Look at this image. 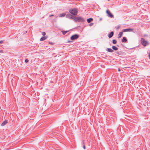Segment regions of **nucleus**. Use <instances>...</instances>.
<instances>
[{
  "mask_svg": "<svg viewBox=\"0 0 150 150\" xmlns=\"http://www.w3.org/2000/svg\"><path fill=\"white\" fill-rule=\"evenodd\" d=\"M74 20V21L76 22H83L84 21V19L81 17H77L76 18H75Z\"/></svg>",
  "mask_w": 150,
  "mask_h": 150,
  "instance_id": "f257e3e1",
  "label": "nucleus"
},
{
  "mask_svg": "<svg viewBox=\"0 0 150 150\" xmlns=\"http://www.w3.org/2000/svg\"><path fill=\"white\" fill-rule=\"evenodd\" d=\"M141 41L142 45L144 46H146L149 44L148 42L146 41L144 38L141 39Z\"/></svg>",
  "mask_w": 150,
  "mask_h": 150,
  "instance_id": "f03ea898",
  "label": "nucleus"
},
{
  "mask_svg": "<svg viewBox=\"0 0 150 150\" xmlns=\"http://www.w3.org/2000/svg\"><path fill=\"white\" fill-rule=\"evenodd\" d=\"M79 37V35L75 34L72 35L70 38V39L71 40H74L77 39Z\"/></svg>",
  "mask_w": 150,
  "mask_h": 150,
  "instance_id": "7ed1b4c3",
  "label": "nucleus"
},
{
  "mask_svg": "<svg viewBox=\"0 0 150 150\" xmlns=\"http://www.w3.org/2000/svg\"><path fill=\"white\" fill-rule=\"evenodd\" d=\"M69 13L75 16L77 15L78 13L77 10H69Z\"/></svg>",
  "mask_w": 150,
  "mask_h": 150,
  "instance_id": "20e7f679",
  "label": "nucleus"
},
{
  "mask_svg": "<svg viewBox=\"0 0 150 150\" xmlns=\"http://www.w3.org/2000/svg\"><path fill=\"white\" fill-rule=\"evenodd\" d=\"M66 17L71 19H74L76 17V16H75L72 15L69 13H68L66 15Z\"/></svg>",
  "mask_w": 150,
  "mask_h": 150,
  "instance_id": "39448f33",
  "label": "nucleus"
},
{
  "mask_svg": "<svg viewBox=\"0 0 150 150\" xmlns=\"http://www.w3.org/2000/svg\"><path fill=\"white\" fill-rule=\"evenodd\" d=\"M133 30V29L132 28H127L125 29L122 30V33L123 32H132Z\"/></svg>",
  "mask_w": 150,
  "mask_h": 150,
  "instance_id": "423d86ee",
  "label": "nucleus"
},
{
  "mask_svg": "<svg viewBox=\"0 0 150 150\" xmlns=\"http://www.w3.org/2000/svg\"><path fill=\"white\" fill-rule=\"evenodd\" d=\"M106 12L108 15V16L109 17L112 18L113 17V15L110 13L109 10H106Z\"/></svg>",
  "mask_w": 150,
  "mask_h": 150,
  "instance_id": "0eeeda50",
  "label": "nucleus"
},
{
  "mask_svg": "<svg viewBox=\"0 0 150 150\" xmlns=\"http://www.w3.org/2000/svg\"><path fill=\"white\" fill-rule=\"evenodd\" d=\"M114 35V32L113 31H112L109 34L108 37L109 38L112 37Z\"/></svg>",
  "mask_w": 150,
  "mask_h": 150,
  "instance_id": "6e6552de",
  "label": "nucleus"
},
{
  "mask_svg": "<svg viewBox=\"0 0 150 150\" xmlns=\"http://www.w3.org/2000/svg\"><path fill=\"white\" fill-rule=\"evenodd\" d=\"M106 50V51L110 52H113V50L111 49V48H107Z\"/></svg>",
  "mask_w": 150,
  "mask_h": 150,
  "instance_id": "1a4fd4ad",
  "label": "nucleus"
},
{
  "mask_svg": "<svg viewBox=\"0 0 150 150\" xmlns=\"http://www.w3.org/2000/svg\"><path fill=\"white\" fill-rule=\"evenodd\" d=\"M8 123V121L5 120L1 124L2 126H4Z\"/></svg>",
  "mask_w": 150,
  "mask_h": 150,
  "instance_id": "9d476101",
  "label": "nucleus"
},
{
  "mask_svg": "<svg viewBox=\"0 0 150 150\" xmlns=\"http://www.w3.org/2000/svg\"><path fill=\"white\" fill-rule=\"evenodd\" d=\"M93 19L91 18H90L87 20V21L88 23H90L91 21H93Z\"/></svg>",
  "mask_w": 150,
  "mask_h": 150,
  "instance_id": "9b49d317",
  "label": "nucleus"
},
{
  "mask_svg": "<svg viewBox=\"0 0 150 150\" xmlns=\"http://www.w3.org/2000/svg\"><path fill=\"white\" fill-rule=\"evenodd\" d=\"M47 38V37L46 36H43L40 39V41H43L45 40Z\"/></svg>",
  "mask_w": 150,
  "mask_h": 150,
  "instance_id": "f8f14e48",
  "label": "nucleus"
},
{
  "mask_svg": "<svg viewBox=\"0 0 150 150\" xmlns=\"http://www.w3.org/2000/svg\"><path fill=\"white\" fill-rule=\"evenodd\" d=\"M127 42V40L125 37H123L122 38V42Z\"/></svg>",
  "mask_w": 150,
  "mask_h": 150,
  "instance_id": "ddd939ff",
  "label": "nucleus"
},
{
  "mask_svg": "<svg viewBox=\"0 0 150 150\" xmlns=\"http://www.w3.org/2000/svg\"><path fill=\"white\" fill-rule=\"evenodd\" d=\"M112 49L114 50H118V48L115 46H113L112 47Z\"/></svg>",
  "mask_w": 150,
  "mask_h": 150,
  "instance_id": "4468645a",
  "label": "nucleus"
},
{
  "mask_svg": "<svg viewBox=\"0 0 150 150\" xmlns=\"http://www.w3.org/2000/svg\"><path fill=\"white\" fill-rule=\"evenodd\" d=\"M65 15H66V13H64L62 14H60L59 15V17H63L65 16Z\"/></svg>",
  "mask_w": 150,
  "mask_h": 150,
  "instance_id": "2eb2a0df",
  "label": "nucleus"
},
{
  "mask_svg": "<svg viewBox=\"0 0 150 150\" xmlns=\"http://www.w3.org/2000/svg\"><path fill=\"white\" fill-rule=\"evenodd\" d=\"M122 36V32H120L119 34L118 35V36L117 37L118 38H121Z\"/></svg>",
  "mask_w": 150,
  "mask_h": 150,
  "instance_id": "dca6fc26",
  "label": "nucleus"
},
{
  "mask_svg": "<svg viewBox=\"0 0 150 150\" xmlns=\"http://www.w3.org/2000/svg\"><path fill=\"white\" fill-rule=\"evenodd\" d=\"M116 53L119 55H121L122 54V52L121 51H118Z\"/></svg>",
  "mask_w": 150,
  "mask_h": 150,
  "instance_id": "f3484780",
  "label": "nucleus"
},
{
  "mask_svg": "<svg viewBox=\"0 0 150 150\" xmlns=\"http://www.w3.org/2000/svg\"><path fill=\"white\" fill-rule=\"evenodd\" d=\"M120 27H121L120 26V25H118L115 27V28L117 30V29H119L120 28Z\"/></svg>",
  "mask_w": 150,
  "mask_h": 150,
  "instance_id": "a211bd4d",
  "label": "nucleus"
},
{
  "mask_svg": "<svg viewBox=\"0 0 150 150\" xmlns=\"http://www.w3.org/2000/svg\"><path fill=\"white\" fill-rule=\"evenodd\" d=\"M117 41L115 40H113L112 41V42L113 44H116L117 43Z\"/></svg>",
  "mask_w": 150,
  "mask_h": 150,
  "instance_id": "6ab92c4d",
  "label": "nucleus"
},
{
  "mask_svg": "<svg viewBox=\"0 0 150 150\" xmlns=\"http://www.w3.org/2000/svg\"><path fill=\"white\" fill-rule=\"evenodd\" d=\"M68 31H62V34L64 35H65L68 32Z\"/></svg>",
  "mask_w": 150,
  "mask_h": 150,
  "instance_id": "aec40b11",
  "label": "nucleus"
},
{
  "mask_svg": "<svg viewBox=\"0 0 150 150\" xmlns=\"http://www.w3.org/2000/svg\"><path fill=\"white\" fill-rule=\"evenodd\" d=\"M4 41H5L4 40H2L0 41V44H1L2 43H3V42H4Z\"/></svg>",
  "mask_w": 150,
  "mask_h": 150,
  "instance_id": "412c9836",
  "label": "nucleus"
},
{
  "mask_svg": "<svg viewBox=\"0 0 150 150\" xmlns=\"http://www.w3.org/2000/svg\"><path fill=\"white\" fill-rule=\"evenodd\" d=\"M42 34L43 36H45L46 35V33L45 32H42Z\"/></svg>",
  "mask_w": 150,
  "mask_h": 150,
  "instance_id": "4be33fe9",
  "label": "nucleus"
},
{
  "mask_svg": "<svg viewBox=\"0 0 150 150\" xmlns=\"http://www.w3.org/2000/svg\"><path fill=\"white\" fill-rule=\"evenodd\" d=\"M0 53H4V51L3 50H0Z\"/></svg>",
  "mask_w": 150,
  "mask_h": 150,
  "instance_id": "5701e85b",
  "label": "nucleus"
},
{
  "mask_svg": "<svg viewBox=\"0 0 150 150\" xmlns=\"http://www.w3.org/2000/svg\"><path fill=\"white\" fill-rule=\"evenodd\" d=\"M81 145H82V146H83V145H85V144H84L83 140L82 141V142L81 143Z\"/></svg>",
  "mask_w": 150,
  "mask_h": 150,
  "instance_id": "b1692460",
  "label": "nucleus"
},
{
  "mask_svg": "<svg viewBox=\"0 0 150 150\" xmlns=\"http://www.w3.org/2000/svg\"><path fill=\"white\" fill-rule=\"evenodd\" d=\"M93 24V23H91L89 24V26H91Z\"/></svg>",
  "mask_w": 150,
  "mask_h": 150,
  "instance_id": "393cba45",
  "label": "nucleus"
},
{
  "mask_svg": "<svg viewBox=\"0 0 150 150\" xmlns=\"http://www.w3.org/2000/svg\"><path fill=\"white\" fill-rule=\"evenodd\" d=\"M148 54V57H149V59H150V52H149Z\"/></svg>",
  "mask_w": 150,
  "mask_h": 150,
  "instance_id": "a878e982",
  "label": "nucleus"
},
{
  "mask_svg": "<svg viewBox=\"0 0 150 150\" xmlns=\"http://www.w3.org/2000/svg\"><path fill=\"white\" fill-rule=\"evenodd\" d=\"M49 44L51 45H53L54 44V43L52 42H49Z\"/></svg>",
  "mask_w": 150,
  "mask_h": 150,
  "instance_id": "bb28decb",
  "label": "nucleus"
},
{
  "mask_svg": "<svg viewBox=\"0 0 150 150\" xmlns=\"http://www.w3.org/2000/svg\"><path fill=\"white\" fill-rule=\"evenodd\" d=\"M29 60L28 59H25V62H26V63H27L28 62Z\"/></svg>",
  "mask_w": 150,
  "mask_h": 150,
  "instance_id": "cd10ccee",
  "label": "nucleus"
},
{
  "mask_svg": "<svg viewBox=\"0 0 150 150\" xmlns=\"http://www.w3.org/2000/svg\"><path fill=\"white\" fill-rule=\"evenodd\" d=\"M83 146V147L84 149H86L85 145H83V146Z\"/></svg>",
  "mask_w": 150,
  "mask_h": 150,
  "instance_id": "c85d7f7f",
  "label": "nucleus"
},
{
  "mask_svg": "<svg viewBox=\"0 0 150 150\" xmlns=\"http://www.w3.org/2000/svg\"><path fill=\"white\" fill-rule=\"evenodd\" d=\"M134 48V47H132V48H128V49H129V50H132V49H133Z\"/></svg>",
  "mask_w": 150,
  "mask_h": 150,
  "instance_id": "c756f323",
  "label": "nucleus"
},
{
  "mask_svg": "<svg viewBox=\"0 0 150 150\" xmlns=\"http://www.w3.org/2000/svg\"><path fill=\"white\" fill-rule=\"evenodd\" d=\"M70 9H74V10H75V9H76V8H71Z\"/></svg>",
  "mask_w": 150,
  "mask_h": 150,
  "instance_id": "7c9ffc66",
  "label": "nucleus"
},
{
  "mask_svg": "<svg viewBox=\"0 0 150 150\" xmlns=\"http://www.w3.org/2000/svg\"><path fill=\"white\" fill-rule=\"evenodd\" d=\"M121 128V127H119L118 128V129H120V130Z\"/></svg>",
  "mask_w": 150,
  "mask_h": 150,
  "instance_id": "2f4dec72",
  "label": "nucleus"
},
{
  "mask_svg": "<svg viewBox=\"0 0 150 150\" xmlns=\"http://www.w3.org/2000/svg\"><path fill=\"white\" fill-rule=\"evenodd\" d=\"M72 42V41H70V40H68V42Z\"/></svg>",
  "mask_w": 150,
  "mask_h": 150,
  "instance_id": "473e14b6",
  "label": "nucleus"
},
{
  "mask_svg": "<svg viewBox=\"0 0 150 150\" xmlns=\"http://www.w3.org/2000/svg\"><path fill=\"white\" fill-rule=\"evenodd\" d=\"M54 16L53 15H52V14L50 15V17H51L52 16Z\"/></svg>",
  "mask_w": 150,
  "mask_h": 150,
  "instance_id": "72a5a7b5",
  "label": "nucleus"
},
{
  "mask_svg": "<svg viewBox=\"0 0 150 150\" xmlns=\"http://www.w3.org/2000/svg\"><path fill=\"white\" fill-rule=\"evenodd\" d=\"M117 88H119L120 87V86L119 85V84H117Z\"/></svg>",
  "mask_w": 150,
  "mask_h": 150,
  "instance_id": "f704fd0d",
  "label": "nucleus"
},
{
  "mask_svg": "<svg viewBox=\"0 0 150 150\" xmlns=\"http://www.w3.org/2000/svg\"><path fill=\"white\" fill-rule=\"evenodd\" d=\"M118 70L119 71H121V70L119 68L118 69Z\"/></svg>",
  "mask_w": 150,
  "mask_h": 150,
  "instance_id": "c9c22d12",
  "label": "nucleus"
},
{
  "mask_svg": "<svg viewBox=\"0 0 150 150\" xmlns=\"http://www.w3.org/2000/svg\"><path fill=\"white\" fill-rule=\"evenodd\" d=\"M122 76H124V77H125V76H126V75L125 74H124L123 75H122Z\"/></svg>",
  "mask_w": 150,
  "mask_h": 150,
  "instance_id": "e433bc0d",
  "label": "nucleus"
},
{
  "mask_svg": "<svg viewBox=\"0 0 150 150\" xmlns=\"http://www.w3.org/2000/svg\"><path fill=\"white\" fill-rule=\"evenodd\" d=\"M124 67V68H126V67L124 66V67Z\"/></svg>",
  "mask_w": 150,
  "mask_h": 150,
  "instance_id": "4c0bfd02",
  "label": "nucleus"
},
{
  "mask_svg": "<svg viewBox=\"0 0 150 150\" xmlns=\"http://www.w3.org/2000/svg\"><path fill=\"white\" fill-rule=\"evenodd\" d=\"M76 4H73L72 5H76Z\"/></svg>",
  "mask_w": 150,
  "mask_h": 150,
  "instance_id": "58836bf2",
  "label": "nucleus"
},
{
  "mask_svg": "<svg viewBox=\"0 0 150 150\" xmlns=\"http://www.w3.org/2000/svg\"><path fill=\"white\" fill-rule=\"evenodd\" d=\"M124 115L125 116H127V115Z\"/></svg>",
  "mask_w": 150,
  "mask_h": 150,
  "instance_id": "ea45409f",
  "label": "nucleus"
},
{
  "mask_svg": "<svg viewBox=\"0 0 150 150\" xmlns=\"http://www.w3.org/2000/svg\"><path fill=\"white\" fill-rule=\"evenodd\" d=\"M123 65V64H122V65ZM123 67L122 66V67Z\"/></svg>",
  "mask_w": 150,
  "mask_h": 150,
  "instance_id": "a19ab883",
  "label": "nucleus"
}]
</instances>
